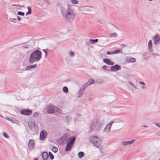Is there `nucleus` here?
<instances>
[{"label": "nucleus", "instance_id": "10", "mask_svg": "<svg viewBox=\"0 0 160 160\" xmlns=\"http://www.w3.org/2000/svg\"><path fill=\"white\" fill-rule=\"evenodd\" d=\"M121 67L118 64H116L111 67V69L108 70V71H111L113 72H115L116 71L120 70Z\"/></svg>", "mask_w": 160, "mask_h": 160}, {"label": "nucleus", "instance_id": "41", "mask_svg": "<svg viewBox=\"0 0 160 160\" xmlns=\"http://www.w3.org/2000/svg\"><path fill=\"white\" fill-rule=\"evenodd\" d=\"M29 47V45L28 44L24 45L22 46V48H27Z\"/></svg>", "mask_w": 160, "mask_h": 160}, {"label": "nucleus", "instance_id": "18", "mask_svg": "<svg viewBox=\"0 0 160 160\" xmlns=\"http://www.w3.org/2000/svg\"><path fill=\"white\" fill-rule=\"evenodd\" d=\"M135 141V140H133L131 141L122 142V143L124 146L127 145L128 144H131L133 143Z\"/></svg>", "mask_w": 160, "mask_h": 160}, {"label": "nucleus", "instance_id": "2", "mask_svg": "<svg viewBox=\"0 0 160 160\" xmlns=\"http://www.w3.org/2000/svg\"><path fill=\"white\" fill-rule=\"evenodd\" d=\"M61 10L62 15H75L74 10L72 6L68 4L62 6Z\"/></svg>", "mask_w": 160, "mask_h": 160}, {"label": "nucleus", "instance_id": "22", "mask_svg": "<svg viewBox=\"0 0 160 160\" xmlns=\"http://www.w3.org/2000/svg\"><path fill=\"white\" fill-rule=\"evenodd\" d=\"M42 156L44 160H47L48 157V155L47 152H43L42 153Z\"/></svg>", "mask_w": 160, "mask_h": 160}, {"label": "nucleus", "instance_id": "35", "mask_svg": "<svg viewBox=\"0 0 160 160\" xmlns=\"http://www.w3.org/2000/svg\"><path fill=\"white\" fill-rule=\"evenodd\" d=\"M88 86V83H86L84 85L82 86V90H83V91H84L85 89Z\"/></svg>", "mask_w": 160, "mask_h": 160}, {"label": "nucleus", "instance_id": "36", "mask_svg": "<svg viewBox=\"0 0 160 160\" xmlns=\"http://www.w3.org/2000/svg\"><path fill=\"white\" fill-rule=\"evenodd\" d=\"M52 150L54 152H56L58 151V149L57 147H53L52 149Z\"/></svg>", "mask_w": 160, "mask_h": 160}, {"label": "nucleus", "instance_id": "19", "mask_svg": "<svg viewBox=\"0 0 160 160\" xmlns=\"http://www.w3.org/2000/svg\"><path fill=\"white\" fill-rule=\"evenodd\" d=\"M112 122H111L110 123H109L106 126L104 129L105 132H108L109 131L110 129L111 126Z\"/></svg>", "mask_w": 160, "mask_h": 160}, {"label": "nucleus", "instance_id": "45", "mask_svg": "<svg viewBox=\"0 0 160 160\" xmlns=\"http://www.w3.org/2000/svg\"><path fill=\"white\" fill-rule=\"evenodd\" d=\"M107 54L108 55L113 54V52H107Z\"/></svg>", "mask_w": 160, "mask_h": 160}, {"label": "nucleus", "instance_id": "50", "mask_svg": "<svg viewBox=\"0 0 160 160\" xmlns=\"http://www.w3.org/2000/svg\"><path fill=\"white\" fill-rule=\"evenodd\" d=\"M27 8L28 9V10H31L30 8L29 7H27Z\"/></svg>", "mask_w": 160, "mask_h": 160}, {"label": "nucleus", "instance_id": "39", "mask_svg": "<svg viewBox=\"0 0 160 160\" xmlns=\"http://www.w3.org/2000/svg\"><path fill=\"white\" fill-rule=\"evenodd\" d=\"M17 14L19 15L23 16L24 15V13L21 12H18Z\"/></svg>", "mask_w": 160, "mask_h": 160}, {"label": "nucleus", "instance_id": "32", "mask_svg": "<svg viewBox=\"0 0 160 160\" xmlns=\"http://www.w3.org/2000/svg\"><path fill=\"white\" fill-rule=\"evenodd\" d=\"M63 91L65 93H67L68 92V89L66 87H64L62 89Z\"/></svg>", "mask_w": 160, "mask_h": 160}, {"label": "nucleus", "instance_id": "49", "mask_svg": "<svg viewBox=\"0 0 160 160\" xmlns=\"http://www.w3.org/2000/svg\"><path fill=\"white\" fill-rule=\"evenodd\" d=\"M139 83L141 84L142 85H145V83L144 82H141H141H139Z\"/></svg>", "mask_w": 160, "mask_h": 160}, {"label": "nucleus", "instance_id": "29", "mask_svg": "<svg viewBox=\"0 0 160 160\" xmlns=\"http://www.w3.org/2000/svg\"><path fill=\"white\" fill-rule=\"evenodd\" d=\"M118 36L117 33L115 32H113L111 33L109 35V37L110 38L116 37Z\"/></svg>", "mask_w": 160, "mask_h": 160}, {"label": "nucleus", "instance_id": "33", "mask_svg": "<svg viewBox=\"0 0 160 160\" xmlns=\"http://www.w3.org/2000/svg\"><path fill=\"white\" fill-rule=\"evenodd\" d=\"M68 53L71 57H73L75 55L74 52L72 51H69Z\"/></svg>", "mask_w": 160, "mask_h": 160}, {"label": "nucleus", "instance_id": "23", "mask_svg": "<svg viewBox=\"0 0 160 160\" xmlns=\"http://www.w3.org/2000/svg\"><path fill=\"white\" fill-rule=\"evenodd\" d=\"M40 2L42 4H44L45 2L48 4H51V2L48 0H40Z\"/></svg>", "mask_w": 160, "mask_h": 160}, {"label": "nucleus", "instance_id": "26", "mask_svg": "<svg viewBox=\"0 0 160 160\" xmlns=\"http://www.w3.org/2000/svg\"><path fill=\"white\" fill-rule=\"evenodd\" d=\"M95 82L94 80L92 79H89L88 82L87 83H88V85H90L91 84H93Z\"/></svg>", "mask_w": 160, "mask_h": 160}, {"label": "nucleus", "instance_id": "47", "mask_svg": "<svg viewBox=\"0 0 160 160\" xmlns=\"http://www.w3.org/2000/svg\"><path fill=\"white\" fill-rule=\"evenodd\" d=\"M17 19H18V21H20L21 20V17L19 16H18L17 17Z\"/></svg>", "mask_w": 160, "mask_h": 160}, {"label": "nucleus", "instance_id": "43", "mask_svg": "<svg viewBox=\"0 0 160 160\" xmlns=\"http://www.w3.org/2000/svg\"><path fill=\"white\" fill-rule=\"evenodd\" d=\"M107 67H108L106 65H103L102 67V68L104 69L105 70H107L106 68Z\"/></svg>", "mask_w": 160, "mask_h": 160}, {"label": "nucleus", "instance_id": "5", "mask_svg": "<svg viewBox=\"0 0 160 160\" xmlns=\"http://www.w3.org/2000/svg\"><path fill=\"white\" fill-rule=\"evenodd\" d=\"M64 20L67 22L71 23L74 21L75 15H62Z\"/></svg>", "mask_w": 160, "mask_h": 160}, {"label": "nucleus", "instance_id": "31", "mask_svg": "<svg viewBox=\"0 0 160 160\" xmlns=\"http://www.w3.org/2000/svg\"><path fill=\"white\" fill-rule=\"evenodd\" d=\"M71 2L72 4L75 5L78 3V1L77 0H71Z\"/></svg>", "mask_w": 160, "mask_h": 160}, {"label": "nucleus", "instance_id": "46", "mask_svg": "<svg viewBox=\"0 0 160 160\" xmlns=\"http://www.w3.org/2000/svg\"><path fill=\"white\" fill-rule=\"evenodd\" d=\"M129 83L130 85H131V86H133L134 88H136V87L134 86L133 85L131 82H129Z\"/></svg>", "mask_w": 160, "mask_h": 160}, {"label": "nucleus", "instance_id": "20", "mask_svg": "<svg viewBox=\"0 0 160 160\" xmlns=\"http://www.w3.org/2000/svg\"><path fill=\"white\" fill-rule=\"evenodd\" d=\"M112 122H111L110 123H109L106 126L104 129L105 132H108L109 131L110 129L111 126Z\"/></svg>", "mask_w": 160, "mask_h": 160}, {"label": "nucleus", "instance_id": "1", "mask_svg": "<svg viewBox=\"0 0 160 160\" xmlns=\"http://www.w3.org/2000/svg\"><path fill=\"white\" fill-rule=\"evenodd\" d=\"M42 58L41 52L39 50H36L30 55L29 62L31 63L39 61Z\"/></svg>", "mask_w": 160, "mask_h": 160}, {"label": "nucleus", "instance_id": "56", "mask_svg": "<svg viewBox=\"0 0 160 160\" xmlns=\"http://www.w3.org/2000/svg\"><path fill=\"white\" fill-rule=\"evenodd\" d=\"M142 88L144 89V88H145V87L144 86H143V87H142Z\"/></svg>", "mask_w": 160, "mask_h": 160}, {"label": "nucleus", "instance_id": "25", "mask_svg": "<svg viewBox=\"0 0 160 160\" xmlns=\"http://www.w3.org/2000/svg\"><path fill=\"white\" fill-rule=\"evenodd\" d=\"M67 134H65L61 138V139L63 142H64L66 141L67 138Z\"/></svg>", "mask_w": 160, "mask_h": 160}, {"label": "nucleus", "instance_id": "40", "mask_svg": "<svg viewBox=\"0 0 160 160\" xmlns=\"http://www.w3.org/2000/svg\"><path fill=\"white\" fill-rule=\"evenodd\" d=\"M49 154L51 159L52 160L54 158L53 155L50 152H49Z\"/></svg>", "mask_w": 160, "mask_h": 160}, {"label": "nucleus", "instance_id": "11", "mask_svg": "<svg viewBox=\"0 0 160 160\" xmlns=\"http://www.w3.org/2000/svg\"><path fill=\"white\" fill-rule=\"evenodd\" d=\"M154 44L157 45L160 43V37L158 35L156 34L154 38Z\"/></svg>", "mask_w": 160, "mask_h": 160}, {"label": "nucleus", "instance_id": "38", "mask_svg": "<svg viewBox=\"0 0 160 160\" xmlns=\"http://www.w3.org/2000/svg\"><path fill=\"white\" fill-rule=\"evenodd\" d=\"M38 112H36L34 113L33 114V117L37 118L38 117Z\"/></svg>", "mask_w": 160, "mask_h": 160}, {"label": "nucleus", "instance_id": "51", "mask_svg": "<svg viewBox=\"0 0 160 160\" xmlns=\"http://www.w3.org/2000/svg\"><path fill=\"white\" fill-rule=\"evenodd\" d=\"M8 118V119L7 118H6V119H8V120H12V119H10V118Z\"/></svg>", "mask_w": 160, "mask_h": 160}, {"label": "nucleus", "instance_id": "30", "mask_svg": "<svg viewBox=\"0 0 160 160\" xmlns=\"http://www.w3.org/2000/svg\"><path fill=\"white\" fill-rule=\"evenodd\" d=\"M3 135L4 137L7 139H9L10 138L9 135L6 132H3Z\"/></svg>", "mask_w": 160, "mask_h": 160}, {"label": "nucleus", "instance_id": "48", "mask_svg": "<svg viewBox=\"0 0 160 160\" xmlns=\"http://www.w3.org/2000/svg\"><path fill=\"white\" fill-rule=\"evenodd\" d=\"M156 124L157 126L160 128V123H156Z\"/></svg>", "mask_w": 160, "mask_h": 160}, {"label": "nucleus", "instance_id": "15", "mask_svg": "<svg viewBox=\"0 0 160 160\" xmlns=\"http://www.w3.org/2000/svg\"><path fill=\"white\" fill-rule=\"evenodd\" d=\"M126 61L128 63L130 62L133 63L136 62V59L134 58L128 57L126 58Z\"/></svg>", "mask_w": 160, "mask_h": 160}, {"label": "nucleus", "instance_id": "55", "mask_svg": "<svg viewBox=\"0 0 160 160\" xmlns=\"http://www.w3.org/2000/svg\"><path fill=\"white\" fill-rule=\"evenodd\" d=\"M12 122V123H16L15 122H14V120H13V121H11Z\"/></svg>", "mask_w": 160, "mask_h": 160}, {"label": "nucleus", "instance_id": "52", "mask_svg": "<svg viewBox=\"0 0 160 160\" xmlns=\"http://www.w3.org/2000/svg\"><path fill=\"white\" fill-rule=\"evenodd\" d=\"M99 23H101V24H103L104 22H99Z\"/></svg>", "mask_w": 160, "mask_h": 160}, {"label": "nucleus", "instance_id": "53", "mask_svg": "<svg viewBox=\"0 0 160 160\" xmlns=\"http://www.w3.org/2000/svg\"><path fill=\"white\" fill-rule=\"evenodd\" d=\"M67 28H66V30H65V32H63L62 33H64V32H67Z\"/></svg>", "mask_w": 160, "mask_h": 160}, {"label": "nucleus", "instance_id": "27", "mask_svg": "<svg viewBox=\"0 0 160 160\" xmlns=\"http://www.w3.org/2000/svg\"><path fill=\"white\" fill-rule=\"evenodd\" d=\"M112 52L113 54L122 53V51L120 49H118L117 50Z\"/></svg>", "mask_w": 160, "mask_h": 160}, {"label": "nucleus", "instance_id": "16", "mask_svg": "<svg viewBox=\"0 0 160 160\" xmlns=\"http://www.w3.org/2000/svg\"><path fill=\"white\" fill-rule=\"evenodd\" d=\"M103 61L109 65H112L114 64V62H111V60L108 58L104 59L103 60Z\"/></svg>", "mask_w": 160, "mask_h": 160}, {"label": "nucleus", "instance_id": "37", "mask_svg": "<svg viewBox=\"0 0 160 160\" xmlns=\"http://www.w3.org/2000/svg\"><path fill=\"white\" fill-rule=\"evenodd\" d=\"M89 41L95 43L98 42V39H90Z\"/></svg>", "mask_w": 160, "mask_h": 160}, {"label": "nucleus", "instance_id": "58", "mask_svg": "<svg viewBox=\"0 0 160 160\" xmlns=\"http://www.w3.org/2000/svg\"><path fill=\"white\" fill-rule=\"evenodd\" d=\"M33 160H37V159H34Z\"/></svg>", "mask_w": 160, "mask_h": 160}, {"label": "nucleus", "instance_id": "12", "mask_svg": "<svg viewBox=\"0 0 160 160\" xmlns=\"http://www.w3.org/2000/svg\"><path fill=\"white\" fill-rule=\"evenodd\" d=\"M35 146V142L32 139H30L29 140L28 143V147L29 148L31 149H33Z\"/></svg>", "mask_w": 160, "mask_h": 160}, {"label": "nucleus", "instance_id": "9", "mask_svg": "<svg viewBox=\"0 0 160 160\" xmlns=\"http://www.w3.org/2000/svg\"><path fill=\"white\" fill-rule=\"evenodd\" d=\"M47 136V132L45 130H42L41 132L40 135V138L41 140H44Z\"/></svg>", "mask_w": 160, "mask_h": 160}, {"label": "nucleus", "instance_id": "13", "mask_svg": "<svg viewBox=\"0 0 160 160\" xmlns=\"http://www.w3.org/2000/svg\"><path fill=\"white\" fill-rule=\"evenodd\" d=\"M26 65L23 63L19 65L18 69L20 72H22L26 70Z\"/></svg>", "mask_w": 160, "mask_h": 160}, {"label": "nucleus", "instance_id": "4", "mask_svg": "<svg viewBox=\"0 0 160 160\" xmlns=\"http://www.w3.org/2000/svg\"><path fill=\"white\" fill-rule=\"evenodd\" d=\"M59 111L60 109L54 105L50 104L48 106L47 112L48 113H55L56 112H59Z\"/></svg>", "mask_w": 160, "mask_h": 160}, {"label": "nucleus", "instance_id": "3", "mask_svg": "<svg viewBox=\"0 0 160 160\" xmlns=\"http://www.w3.org/2000/svg\"><path fill=\"white\" fill-rule=\"evenodd\" d=\"M75 137L74 136L69 138L67 140L66 142L67 146L65 148L66 152L71 150L74 144L75 140Z\"/></svg>", "mask_w": 160, "mask_h": 160}, {"label": "nucleus", "instance_id": "28", "mask_svg": "<svg viewBox=\"0 0 160 160\" xmlns=\"http://www.w3.org/2000/svg\"><path fill=\"white\" fill-rule=\"evenodd\" d=\"M84 153L83 152H79L78 153V157L80 158H81L84 156Z\"/></svg>", "mask_w": 160, "mask_h": 160}, {"label": "nucleus", "instance_id": "54", "mask_svg": "<svg viewBox=\"0 0 160 160\" xmlns=\"http://www.w3.org/2000/svg\"><path fill=\"white\" fill-rule=\"evenodd\" d=\"M13 5V6H15V5ZM16 6H20V7H22V6H20V5H16Z\"/></svg>", "mask_w": 160, "mask_h": 160}, {"label": "nucleus", "instance_id": "42", "mask_svg": "<svg viewBox=\"0 0 160 160\" xmlns=\"http://www.w3.org/2000/svg\"><path fill=\"white\" fill-rule=\"evenodd\" d=\"M42 51L44 52V53H45V58H46L47 57V52L46 51V50L45 49H43Z\"/></svg>", "mask_w": 160, "mask_h": 160}, {"label": "nucleus", "instance_id": "21", "mask_svg": "<svg viewBox=\"0 0 160 160\" xmlns=\"http://www.w3.org/2000/svg\"><path fill=\"white\" fill-rule=\"evenodd\" d=\"M152 44L151 40H149L148 43V47L149 50L151 52H152L153 51L152 48Z\"/></svg>", "mask_w": 160, "mask_h": 160}, {"label": "nucleus", "instance_id": "14", "mask_svg": "<svg viewBox=\"0 0 160 160\" xmlns=\"http://www.w3.org/2000/svg\"><path fill=\"white\" fill-rule=\"evenodd\" d=\"M82 8H83V10L84 12H89L91 11L93 8L92 7L88 6H83Z\"/></svg>", "mask_w": 160, "mask_h": 160}, {"label": "nucleus", "instance_id": "44", "mask_svg": "<svg viewBox=\"0 0 160 160\" xmlns=\"http://www.w3.org/2000/svg\"><path fill=\"white\" fill-rule=\"evenodd\" d=\"M31 13H32V10H29L28 11V12H27L26 13V15H28V14H30Z\"/></svg>", "mask_w": 160, "mask_h": 160}, {"label": "nucleus", "instance_id": "57", "mask_svg": "<svg viewBox=\"0 0 160 160\" xmlns=\"http://www.w3.org/2000/svg\"><path fill=\"white\" fill-rule=\"evenodd\" d=\"M149 1H152V0H148Z\"/></svg>", "mask_w": 160, "mask_h": 160}, {"label": "nucleus", "instance_id": "17", "mask_svg": "<svg viewBox=\"0 0 160 160\" xmlns=\"http://www.w3.org/2000/svg\"><path fill=\"white\" fill-rule=\"evenodd\" d=\"M37 65L36 64L27 66L26 67V70H30L31 69H34L37 67Z\"/></svg>", "mask_w": 160, "mask_h": 160}, {"label": "nucleus", "instance_id": "8", "mask_svg": "<svg viewBox=\"0 0 160 160\" xmlns=\"http://www.w3.org/2000/svg\"><path fill=\"white\" fill-rule=\"evenodd\" d=\"M21 114L25 115H29L32 114V111L28 109H23L20 111Z\"/></svg>", "mask_w": 160, "mask_h": 160}, {"label": "nucleus", "instance_id": "24", "mask_svg": "<svg viewBox=\"0 0 160 160\" xmlns=\"http://www.w3.org/2000/svg\"><path fill=\"white\" fill-rule=\"evenodd\" d=\"M83 90H82L81 88L80 89L79 92L77 93L78 97L79 98L80 97H81L82 94H83Z\"/></svg>", "mask_w": 160, "mask_h": 160}, {"label": "nucleus", "instance_id": "6", "mask_svg": "<svg viewBox=\"0 0 160 160\" xmlns=\"http://www.w3.org/2000/svg\"><path fill=\"white\" fill-rule=\"evenodd\" d=\"M90 142L94 145L96 146L97 144L100 143L101 141L100 139L98 137L95 136H92L90 138Z\"/></svg>", "mask_w": 160, "mask_h": 160}, {"label": "nucleus", "instance_id": "34", "mask_svg": "<svg viewBox=\"0 0 160 160\" xmlns=\"http://www.w3.org/2000/svg\"><path fill=\"white\" fill-rule=\"evenodd\" d=\"M9 21L15 23L17 22V20L15 18H10Z\"/></svg>", "mask_w": 160, "mask_h": 160}, {"label": "nucleus", "instance_id": "7", "mask_svg": "<svg viewBox=\"0 0 160 160\" xmlns=\"http://www.w3.org/2000/svg\"><path fill=\"white\" fill-rule=\"evenodd\" d=\"M29 128L32 131H36L38 128L37 124H36L33 121H30L28 122Z\"/></svg>", "mask_w": 160, "mask_h": 160}]
</instances>
